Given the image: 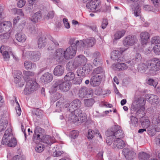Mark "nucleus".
I'll list each match as a JSON object with an SVG mask.
<instances>
[{
	"label": "nucleus",
	"mask_w": 160,
	"mask_h": 160,
	"mask_svg": "<svg viewBox=\"0 0 160 160\" xmlns=\"http://www.w3.org/2000/svg\"><path fill=\"white\" fill-rule=\"evenodd\" d=\"M75 78V75L74 73L72 72H68L65 76L64 79L66 81L69 82L74 79Z\"/></svg>",
	"instance_id": "79ce46f5"
},
{
	"label": "nucleus",
	"mask_w": 160,
	"mask_h": 160,
	"mask_svg": "<svg viewBox=\"0 0 160 160\" xmlns=\"http://www.w3.org/2000/svg\"><path fill=\"white\" fill-rule=\"evenodd\" d=\"M54 16V12L53 11H49L47 15L44 16V18L45 19H49L52 18Z\"/></svg>",
	"instance_id": "5fc2aeb1"
},
{
	"label": "nucleus",
	"mask_w": 160,
	"mask_h": 160,
	"mask_svg": "<svg viewBox=\"0 0 160 160\" xmlns=\"http://www.w3.org/2000/svg\"><path fill=\"white\" fill-rule=\"evenodd\" d=\"M1 143L3 145L11 147H14L17 145V141L13 136L11 128H8L5 131Z\"/></svg>",
	"instance_id": "7ed1b4c3"
},
{
	"label": "nucleus",
	"mask_w": 160,
	"mask_h": 160,
	"mask_svg": "<svg viewBox=\"0 0 160 160\" xmlns=\"http://www.w3.org/2000/svg\"><path fill=\"white\" fill-rule=\"evenodd\" d=\"M26 82V84L24 91L25 94H29L38 89V85L35 81L29 80Z\"/></svg>",
	"instance_id": "423d86ee"
},
{
	"label": "nucleus",
	"mask_w": 160,
	"mask_h": 160,
	"mask_svg": "<svg viewBox=\"0 0 160 160\" xmlns=\"http://www.w3.org/2000/svg\"><path fill=\"white\" fill-rule=\"evenodd\" d=\"M10 35V32L0 34V41L2 42H6L9 38Z\"/></svg>",
	"instance_id": "58836bf2"
},
{
	"label": "nucleus",
	"mask_w": 160,
	"mask_h": 160,
	"mask_svg": "<svg viewBox=\"0 0 160 160\" xmlns=\"http://www.w3.org/2000/svg\"><path fill=\"white\" fill-rule=\"evenodd\" d=\"M125 33V31L124 30L117 32L114 35V40L120 39L124 35Z\"/></svg>",
	"instance_id": "37998d69"
},
{
	"label": "nucleus",
	"mask_w": 160,
	"mask_h": 160,
	"mask_svg": "<svg viewBox=\"0 0 160 160\" xmlns=\"http://www.w3.org/2000/svg\"><path fill=\"white\" fill-rule=\"evenodd\" d=\"M101 74V76L103 75V77H105L104 71L102 67H98L93 70L92 74V75H98V74Z\"/></svg>",
	"instance_id": "7c9ffc66"
},
{
	"label": "nucleus",
	"mask_w": 160,
	"mask_h": 160,
	"mask_svg": "<svg viewBox=\"0 0 160 160\" xmlns=\"http://www.w3.org/2000/svg\"><path fill=\"white\" fill-rule=\"evenodd\" d=\"M147 98L149 100V102L151 103L158 104L159 103L158 97L153 94H147L146 95Z\"/></svg>",
	"instance_id": "cd10ccee"
},
{
	"label": "nucleus",
	"mask_w": 160,
	"mask_h": 160,
	"mask_svg": "<svg viewBox=\"0 0 160 160\" xmlns=\"http://www.w3.org/2000/svg\"><path fill=\"white\" fill-rule=\"evenodd\" d=\"M160 69V60L157 58L153 59L152 61H148L146 63L140 64L138 67V70L141 72L143 73L147 70L156 72Z\"/></svg>",
	"instance_id": "f03ea898"
},
{
	"label": "nucleus",
	"mask_w": 160,
	"mask_h": 160,
	"mask_svg": "<svg viewBox=\"0 0 160 160\" xmlns=\"http://www.w3.org/2000/svg\"><path fill=\"white\" fill-rule=\"evenodd\" d=\"M93 64L95 66H100L102 64V61L97 58H94L93 62Z\"/></svg>",
	"instance_id": "774afa93"
},
{
	"label": "nucleus",
	"mask_w": 160,
	"mask_h": 160,
	"mask_svg": "<svg viewBox=\"0 0 160 160\" xmlns=\"http://www.w3.org/2000/svg\"><path fill=\"white\" fill-rule=\"evenodd\" d=\"M111 58L118 62H124L125 61L124 58L120 55L119 51L116 50L112 51L111 53Z\"/></svg>",
	"instance_id": "a211bd4d"
},
{
	"label": "nucleus",
	"mask_w": 160,
	"mask_h": 160,
	"mask_svg": "<svg viewBox=\"0 0 160 160\" xmlns=\"http://www.w3.org/2000/svg\"><path fill=\"white\" fill-rule=\"evenodd\" d=\"M47 44V39L44 36L40 37L38 41V47L39 49L42 48L46 45Z\"/></svg>",
	"instance_id": "a878e982"
},
{
	"label": "nucleus",
	"mask_w": 160,
	"mask_h": 160,
	"mask_svg": "<svg viewBox=\"0 0 160 160\" xmlns=\"http://www.w3.org/2000/svg\"><path fill=\"white\" fill-rule=\"evenodd\" d=\"M94 102L93 99L92 98L86 99L84 100L85 105L88 107H92L93 104Z\"/></svg>",
	"instance_id": "de8ad7c7"
},
{
	"label": "nucleus",
	"mask_w": 160,
	"mask_h": 160,
	"mask_svg": "<svg viewBox=\"0 0 160 160\" xmlns=\"http://www.w3.org/2000/svg\"><path fill=\"white\" fill-rule=\"evenodd\" d=\"M141 59L142 57L140 54L138 53H137L136 54L134 58L132 61H129L127 63L132 64L131 62H132V64H134L136 63L140 62L141 61Z\"/></svg>",
	"instance_id": "72a5a7b5"
},
{
	"label": "nucleus",
	"mask_w": 160,
	"mask_h": 160,
	"mask_svg": "<svg viewBox=\"0 0 160 160\" xmlns=\"http://www.w3.org/2000/svg\"><path fill=\"white\" fill-rule=\"evenodd\" d=\"M78 42V40H76L74 39H71L70 40L69 43L70 45L65 51V58L66 59L72 58L75 56L76 53L77 47H80Z\"/></svg>",
	"instance_id": "20e7f679"
},
{
	"label": "nucleus",
	"mask_w": 160,
	"mask_h": 160,
	"mask_svg": "<svg viewBox=\"0 0 160 160\" xmlns=\"http://www.w3.org/2000/svg\"><path fill=\"white\" fill-rule=\"evenodd\" d=\"M125 146L124 142L121 139L114 140L112 146L113 148H117L118 149H121Z\"/></svg>",
	"instance_id": "aec40b11"
},
{
	"label": "nucleus",
	"mask_w": 160,
	"mask_h": 160,
	"mask_svg": "<svg viewBox=\"0 0 160 160\" xmlns=\"http://www.w3.org/2000/svg\"><path fill=\"white\" fill-rule=\"evenodd\" d=\"M27 29L29 32L32 34H34L36 32L35 27L32 24L28 26Z\"/></svg>",
	"instance_id": "4d7b16f0"
},
{
	"label": "nucleus",
	"mask_w": 160,
	"mask_h": 160,
	"mask_svg": "<svg viewBox=\"0 0 160 160\" xmlns=\"http://www.w3.org/2000/svg\"><path fill=\"white\" fill-rule=\"evenodd\" d=\"M101 3L98 0H93L92 1L88 2L87 3L86 7L94 11L99 8Z\"/></svg>",
	"instance_id": "4468645a"
},
{
	"label": "nucleus",
	"mask_w": 160,
	"mask_h": 160,
	"mask_svg": "<svg viewBox=\"0 0 160 160\" xmlns=\"http://www.w3.org/2000/svg\"><path fill=\"white\" fill-rule=\"evenodd\" d=\"M24 65L26 69H29L31 68L32 63L30 61H26L24 62Z\"/></svg>",
	"instance_id": "69168bd1"
},
{
	"label": "nucleus",
	"mask_w": 160,
	"mask_h": 160,
	"mask_svg": "<svg viewBox=\"0 0 160 160\" xmlns=\"http://www.w3.org/2000/svg\"><path fill=\"white\" fill-rule=\"evenodd\" d=\"M146 100L143 98L134 96L131 107V114L137 117H142L145 114L144 105Z\"/></svg>",
	"instance_id": "f257e3e1"
},
{
	"label": "nucleus",
	"mask_w": 160,
	"mask_h": 160,
	"mask_svg": "<svg viewBox=\"0 0 160 160\" xmlns=\"http://www.w3.org/2000/svg\"><path fill=\"white\" fill-rule=\"evenodd\" d=\"M122 153L127 160H132L134 159L136 156V153L132 150L125 148L123 149Z\"/></svg>",
	"instance_id": "f8f14e48"
},
{
	"label": "nucleus",
	"mask_w": 160,
	"mask_h": 160,
	"mask_svg": "<svg viewBox=\"0 0 160 160\" xmlns=\"http://www.w3.org/2000/svg\"><path fill=\"white\" fill-rule=\"evenodd\" d=\"M64 68L61 65H58L55 68L53 71V73L55 76H60L64 73Z\"/></svg>",
	"instance_id": "bb28decb"
},
{
	"label": "nucleus",
	"mask_w": 160,
	"mask_h": 160,
	"mask_svg": "<svg viewBox=\"0 0 160 160\" xmlns=\"http://www.w3.org/2000/svg\"><path fill=\"white\" fill-rule=\"evenodd\" d=\"M152 44H160V37H154L152 38L151 40Z\"/></svg>",
	"instance_id": "6e6d98bb"
},
{
	"label": "nucleus",
	"mask_w": 160,
	"mask_h": 160,
	"mask_svg": "<svg viewBox=\"0 0 160 160\" xmlns=\"http://www.w3.org/2000/svg\"><path fill=\"white\" fill-rule=\"evenodd\" d=\"M147 83L149 85L153 86L154 88H155L158 84V82L150 78L148 79Z\"/></svg>",
	"instance_id": "13d9d810"
},
{
	"label": "nucleus",
	"mask_w": 160,
	"mask_h": 160,
	"mask_svg": "<svg viewBox=\"0 0 160 160\" xmlns=\"http://www.w3.org/2000/svg\"><path fill=\"white\" fill-rule=\"evenodd\" d=\"M71 113L69 114V115L68 118V120L75 123L77 122L78 117L76 116L73 112H69Z\"/></svg>",
	"instance_id": "c03bdc74"
},
{
	"label": "nucleus",
	"mask_w": 160,
	"mask_h": 160,
	"mask_svg": "<svg viewBox=\"0 0 160 160\" xmlns=\"http://www.w3.org/2000/svg\"><path fill=\"white\" fill-rule=\"evenodd\" d=\"M128 3L131 4L130 6L134 11V16H139L141 12L140 6L137 3L139 0H127Z\"/></svg>",
	"instance_id": "1a4fd4ad"
},
{
	"label": "nucleus",
	"mask_w": 160,
	"mask_h": 160,
	"mask_svg": "<svg viewBox=\"0 0 160 160\" xmlns=\"http://www.w3.org/2000/svg\"><path fill=\"white\" fill-rule=\"evenodd\" d=\"M70 135L72 138L74 139L78 135V132L77 131L73 130L70 132Z\"/></svg>",
	"instance_id": "0e129e2a"
},
{
	"label": "nucleus",
	"mask_w": 160,
	"mask_h": 160,
	"mask_svg": "<svg viewBox=\"0 0 160 160\" xmlns=\"http://www.w3.org/2000/svg\"><path fill=\"white\" fill-rule=\"evenodd\" d=\"M152 126L157 131H160V121H159L158 119H157L154 118L152 120Z\"/></svg>",
	"instance_id": "f704fd0d"
},
{
	"label": "nucleus",
	"mask_w": 160,
	"mask_h": 160,
	"mask_svg": "<svg viewBox=\"0 0 160 160\" xmlns=\"http://www.w3.org/2000/svg\"><path fill=\"white\" fill-rule=\"evenodd\" d=\"M153 50L156 54L160 55V44L155 45L153 48Z\"/></svg>",
	"instance_id": "bf43d9fd"
},
{
	"label": "nucleus",
	"mask_w": 160,
	"mask_h": 160,
	"mask_svg": "<svg viewBox=\"0 0 160 160\" xmlns=\"http://www.w3.org/2000/svg\"><path fill=\"white\" fill-rule=\"evenodd\" d=\"M90 79V84L93 86H98L101 82V79L103 78V75L101 76L98 75H93Z\"/></svg>",
	"instance_id": "dca6fc26"
},
{
	"label": "nucleus",
	"mask_w": 160,
	"mask_h": 160,
	"mask_svg": "<svg viewBox=\"0 0 160 160\" xmlns=\"http://www.w3.org/2000/svg\"><path fill=\"white\" fill-rule=\"evenodd\" d=\"M86 120V118L84 113H82L81 116H79L78 118L77 122L82 123L85 122Z\"/></svg>",
	"instance_id": "e2e57ef3"
},
{
	"label": "nucleus",
	"mask_w": 160,
	"mask_h": 160,
	"mask_svg": "<svg viewBox=\"0 0 160 160\" xmlns=\"http://www.w3.org/2000/svg\"><path fill=\"white\" fill-rule=\"evenodd\" d=\"M156 132H157L156 130L152 125L149 127L148 129V133L151 136H154L156 133Z\"/></svg>",
	"instance_id": "3c124183"
},
{
	"label": "nucleus",
	"mask_w": 160,
	"mask_h": 160,
	"mask_svg": "<svg viewBox=\"0 0 160 160\" xmlns=\"http://www.w3.org/2000/svg\"><path fill=\"white\" fill-rule=\"evenodd\" d=\"M61 97V95L59 93L57 92L54 94L53 98H52L51 100L53 102H55L59 98H60Z\"/></svg>",
	"instance_id": "338daca9"
},
{
	"label": "nucleus",
	"mask_w": 160,
	"mask_h": 160,
	"mask_svg": "<svg viewBox=\"0 0 160 160\" xmlns=\"http://www.w3.org/2000/svg\"><path fill=\"white\" fill-rule=\"evenodd\" d=\"M42 18V14L40 12H37L33 15L31 21L34 22H36L40 20Z\"/></svg>",
	"instance_id": "2f4dec72"
},
{
	"label": "nucleus",
	"mask_w": 160,
	"mask_h": 160,
	"mask_svg": "<svg viewBox=\"0 0 160 160\" xmlns=\"http://www.w3.org/2000/svg\"><path fill=\"white\" fill-rule=\"evenodd\" d=\"M113 129L114 130V134L113 136L114 137V139H120L124 137V133L120 126L117 125H114L113 126Z\"/></svg>",
	"instance_id": "ddd939ff"
},
{
	"label": "nucleus",
	"mask_w": 160,
	"mask_h": 160,
	"mask_svg": "<svg viewBox=\"0 0 160 160\" xmlns=\"http://www.w3.org/2000/svg\"><path fill=\"white\" fill-rule=\"evenodd\" d=\"M114 130L113 129L112 126L110 129L108 130L105 132V134L108 137L106 141L109 145L111 144L113 141V139H114V137H113L114 134Z\"/></svg>",
	"instance_id": "6ab92c4d"
},
{
	"label": "nucleus",
	"mask_w": 160,
	"mask_h": 160,
	"mask_svg": "<svg viewBox=\"0 0 160 160\" xmlns=\"http://www.w3.org/2000/svg\"><path fill=\"white\" fill-rule=\"evenodd\" d=\"M50 40V45L48 47L49 50L53 49L59 46V43L57 40L54 39L52 37H50L49 38Z\"/></svg>",
	"instance_id": "c756f323"
},
{
	"label": "nucleus",
	"mask_w": 160,
	"mask_h": 160,
	"mask_svg": "<svg viewBox=\"0 0 160 160\" xmlns=\"http://www.w3.org/2000/svg\"><path fill=\"white\" fill-rule=\"evenodd\" d=\"M87 61L86 58L83 55H80L76 57L74 61V63L77 66L84 64Z\"/></svg>",
	"instance_id": "412c9836"
},
{
	"label": "nucleus",
	"mask_w": 160,
	"mask_h": 160,
	"mask_svg": "<svg viewBox=\"0 0 160 160\" xmlns=\"http://www.w3.org/2000/svg\"><path fill=\"white\" fill-rule=\"evenodd\" d=\"M80 47L86 48L92 47L95 42V39L93 38H89L83 40L78 41Z\"/></svg>",
	"instance_id": "9d476101"
},
{
	"label": "nucleus",
	"mask_w": 160,
	"mask_h": 160,
	"mask_svg": "<svg viewBox=\"0 0 160 160\" xmlns=\"http://www.w3.org/2000/svg\"><path fill=\"white\" fill-rule=\"evenodd\" d=\"M138 41L136 36L129 35L126 37L123 41V43L126 47L131 46L135 44Z\"/></svg>",
	"instance_id": "6e6552de"
},
{
	"label": "nucleus",
	"mask_w": 160,
	"mask_h": 160,
	"mask_svg": "<svg viewBox=\"0 0 160 160\" xmlns=\"http://www.w3.org/2000/svg\"><path fill=\"white\" fill-rule=\"evenodd\" d=\"M45 147L42 144H38L35 148L36 151L38 152H41L44 150Z\"/></svg>",
	"instance_id": "864d4df0"
},
{
	"label": "nucleus",
	"mask_w": 160,
	"mask_h": 160,
	"mask_svg": "<svg viewBox=\"0 0 160 160\" xmlns=\"http://www.w3.org/2000/svg\"><path fill=\"white\" fill-rule=\"evenodd\" d=\"M73 104V103L72 102L70 104H68V108L66 109L69 112H73V111H74V110H76L77 109L74 106V104Z\"/></svg>",
	"instance_id": "052dcab7"
},
{
	"label": "nucleus",
	"mask_w": 160,
	"mask_h": 160,
	"mask_svg": "<svg viewBox=\"0 0 160 160\" xmlns=\"http://www.w3.org/2000/svg\"><path fill=\"white\" fill-rule=\"evenodd\" d=\"M77 66L74 62L73 63L69 62L67 65V69L68 71H72L76 68Z\"/></svg>",
	"instance_id": "49530a36"
},
{
	"label": "nucleus",
	"mask_w": 160,
	"mask_h": 160,
	"mask_svg": "<svg viewBox=\"0 0 160 160\" xmlns=\"http://www.w3.org/2000/svg\"><path fill=\"white\" fill-rule=\"evenodd\" d=\"M92 68L90 64H85L82 68L77 70V73L78 76L85 77L91 71Z\"/></svg>",
	"instance_id": "0eeeda50"
},
{
	"label": "nucleus",
	"mask_w": 160,
	"mask_h": 160,
	"mask_svg": "<svg viewBox=\"0 0 160 160\" xmlns=\"http://www.w3.org/2000/svg\"><path fill=\"white\" fill-rule=\"evenodd\" d=\"M8 124V121L7 120L5 119L2 121L1 119H0V128L1 130H0V132L2 131H3L7 127Z\"/></svg>",
	"instance_id": "09e8293b"
},
{
	"label": "nucleus",
	"mask_w": 160,
	"mask_h": 160,
	"mask_svg": "<svg viewBox=\"0 0 160 160\" xmlns=\"http://www.w3.org/2000/svg\"><path fill=\"white\" fill-rule=\"evenodd\" d=\"M52 75L49 72L45 73L40 78L41 81L44 83L49 82L52 80Z\"/></svg>",
	"instance_id": "4be33fe9"
},
{
	"label": "nucleus",
	"mask_w": 160,
	"mask_h": 160,
	"mask_svg": "<svg viewBox=\"0 0 160 160\" xmlns=\"http://www.w3.org/2000/svg\"><path fill=\"white\" fill-rule=\"evenodd\" d=\"M68 103L66 104L64 102H62L61 100H59V101L57 102L56 103V106L57 108H59L60 109V110L61 111V108L62 107H64L65 109H66L68 106Z\"/></svg>",
	"instance_id": "a18cd8bd"
},
{
	"label": "nucleus",
	"mask_w": 160,
	"mask_h": 160,
	"mask_svg": "<svg viewBox=\"0 0 160 160\" xmlns=\"http://www.w3.org/2000/svg\"><path fill=\"white\" fill-rule=\"evenodd\" d=\"M31 54V58L34 61H36L38 60L41 58V54L38 51L34 52H28L27 54Z\"/></svg>",
	"instance_id": "c85d7f7f"
},
{
	"label": "nucleus",
	"mask_w": 160,
	"mask_h": 160,
	"mask_svg": "<svg viewBox=\"0 0 160 160\" xmlns=\"http://www.w3.org/2000/svg\"><path fill=\"white\" fill-rule=\"evenodd\" d=\"M118 62L116 65L115 67L119 70H124L128 68L127 65L124 63H120Z\"/></svg>",
	"instance_id": "c9c22d12"
},
{
	"label": "nucleus",
	"mask_w": 160,
	"mask_h": 160,
	"mask_svg": "<svg viewBox=\"0 0 160 160\" xmlns=\"http://www.w3.org/2000/svg\"><path fill=\"white\" fill-rule=\"evenodd\" d=\"M138 157L140 160H147L149 158V155L145 152H141L139 153Z\"/></svg>",
	"instance_id": "e433bc0d"
},
{
	"label": "nucleus",
	"mask_w": 160,
	"mask_h": 160,
	"mask_svg": "<svg viewBox=\"0 0 160 160\" xmlns=\"http://www.w3.org/2000/svg\"><path fill=\"white\" fill-rule=\"evenodd\" d=\"M140 37L142 44V45H146L148 42L149 38V34L146 32H142L141 33Z\"/></svg>",
	"instance_id": "5701e85b"
},
{
	"label": "nucleus",
	"mask_w": 160,
	"mask_h": 160,
	"mask_svg": "<svg viewBox=\"0 0 160 160\" xmlns=\"http://www.w3.org/2000/svg\"><path fill=\"white\" fill-rule=\"evenodd\" d=\"M92 92L91 90L88 89L86 87H82L79 90L78 95L80 98H83L87 95H90Z\"/></svg>",
	"instance_id": "f3484780"
},
{
	"label": "nucleus",
	"mask_w": 160,
	"mask_h": 160,
	"mask_svg": "<svg viewBox=\"0 0 160 160\" xmlns=\"http://www.w3.org/2000/svg\"><path fill=\"white\" fill-rule=\"evenodd\" d=\"M21 78H14V82L16 84H18V86L20 87H22L24 85V82H21Z\"/></svg>",
	"instance_id": "603ef678"
},
{
	"label": "nucleus",
	"mask_w": 160,
	"mask_h": 160,
	"mask_svg": "<svg viewBox=\"0 0 160 160\" xmlns=\"http://www.w3.org/2000/svg\"><path fill=\"white\" fill-rule=\"evenodd\" d=\"M16 38L18 41L20 42H24L26 40V36L22 32L17 33L16 35Z\"/></svg>",
	"instance_id": "473e14b6"
},
{
	"label": "nucleus",
	"mask_w": 160,
	"mask_h": 160,
	"mask_svg": "<svg viewBox=\"0 0 160 160\" xmlns=\"http://www.w3.org/2000/svg\"><path fill=\"white\" fill-rule=\"evenodd\" d=\"M141 118L140 122L142 127L144 128H148L150 126V122L148 118L144 116V115L142 117H138Z\"/></svg>",
	"instance_id": "b1692460"
},
{
	"label": "nucleus",
	"mask_w": 160,
	"mask_h": 160,
	"mask_svg": "<svg viewBox=\"0 0 160 160\" xmlns=\"http://www.w3.org/2000/svg\"><path fill=\"white\" fill-rule=\"evenodd\" d=\"M44 130L39 127H36L34 130V133L33 137V141L36 143H38V142L42 141V132Z\"/></svg>",
	"instance_id": "9b49d317"
},
{
	"label": "nucleus",
	"mask_w": 160,
	"mask_h": 160,
	"mask_svg": "<svg viewBox=\"0 0 160 160\" xmlns=\"http://www.w3.org/2000/svg\"><path fill=\"white\" fill-rule=\"evenodd\" d=\"M71 85V83L69 82H62L58 80L53 84L51 88L50 91L52 93H54L58 90H60L63 92H67L70 89Z\"/></svg>",
	"instance_id": "39448f33"
},
{
	"label": "nucleus",
	"mask_w": 160,
	"mask_h": 160,
	"mask_svg": "<svg viewBox=\"0 0 160 160\" xmlns=\"http://www.w3.org/2000/svg\"><path fill=\"white\" fill-rule=\"evenodd\" d=\"M95 134H99V132L98 130H96L95 131H94L92 129H89L87 137L88 139H92L93 138Z\"/></svg>",
	"instance_id": "4c0bfd02"
},
{
	"label": "nucleus",
	"mask_w": 160,
	"mask_h": 160,
	"mask_svg": "<svg viewBox=\"0 0 160 160\" xmlns=\"http://www.w3.org/2000/svg\"><path fill=\"white\" fill-rule=\"evenodd\" d=\"M72 102L73 103L74 106L77 108L80 107L81 105V102L78 99H77L74 100Z\"/></svg>",
	"instance_id": "680f3d73"
},
{
	"label": "nucleus",
	"mask_w": 160,
	"mask_h": 160,
	"mask_svg": "<svg viewBox=\"0 0 160 160\" xmlns=\"http://www.w3.org/2000/svg\"><path fill=\"white\" fill-rule=\"evenodd\" d=\"M2 51L4 52H8V53L11 54L12 52V51L11 48L7 46H2L0 48V52H2Z\"/></svg>",
	"instance_id": "8fccbe9b"
},
{
	"label": "nucleus",
	"mask_w": 160,
	"mask_h": 160,
	"mask_svg": "<svg viewBox=\"0 0 160 160\" xmlns=\"http://www.w3.org/2000/svg\"><path fill=\"white\" fill-rule=\"evenodd\" d=\"M42 138H41L42 141L38 142H42L44 143H46L49 145H51L52 143L54 142L53 138L51 137L49 135H44L42 137Z\"/></svg>",
	"instance_id": "393cba45"
},
{
	"label": "nucleus",
	"mask_w": 160,
	"mask_h": 160,
	"mask_svg": "<svg viewBox=\"0 0 160 160\" xmlns=\"http://www.w3.org/2000/svg\"><path fill=\"white\" fill-rule=\"evenodd\" d=\"M54 58L58 62L61 61L65 58V51L62 48L57 49L55 53Z\"/></svg>",
	"instance_id": "2eb2a0df"
},
{
	"label": "nucleus",
	"mask_w": 160,
	"mask_h": 160,
	"mask_svg": "<svg viewBox=\"0 0 160 160\" xmlns=\"http://www.w3.org/2000/svg\"><path fill=\"white\" fill-rule=\"evenodd\" d=\"M136 117L137 116L135 115H132L130 117L131 120L132 122L131 126L133 127H136L138 125V120Z\"/></svg>",
	"instance_id": "ea45409f"
},
{
	"label": "nucleus",
	"mask_w": 160,
	"mask_h": 160,
	"mask_svg": "<svg viewBox=\"0 0 160 160\" xmlns=\"http://www.w3.org/2000/svg\"><path fill=\"white\" fill-rule=\"evenodd\" d=\"M23 72L24 75L23 77L26 81H28L29 80H31L29 77L32 76L34 74L33 72L29 71H24Z\"/></svg>",
	"instance_id": "a19ab883"
}]
</instances>
